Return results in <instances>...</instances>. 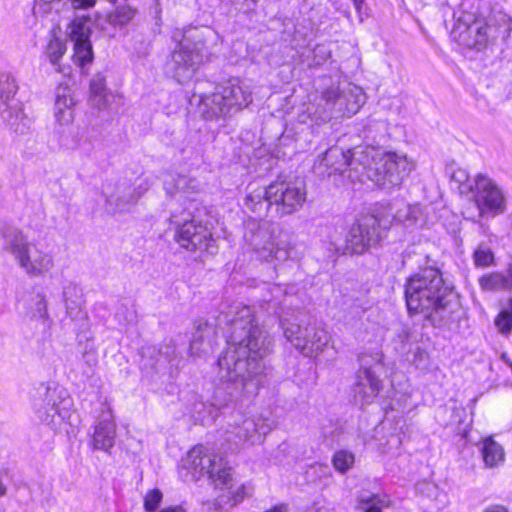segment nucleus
Segmentation results:
<instances>
[{
  "label": "nucleus",
  "mask_w": 512,
  "mask_h": 512,
  "mask_svg": "<svg viewBox=\"0 0 512 512\" xmlns=\"http://www.w3.org/2000/svg\"><path fill=\"white\" fill-rule=\"evenodd\" d=\"M1 253L12 256L15 263L29 276L40 277L54 268L53 255L40 249L29 236L16 226L0 230Z\"/></svg>",
  "instance_id": "3"
},
{
  "label": "nucleus",
  "mask_w": 512,
  "mask_h": 512,
  "mask_svg": "<svg viewBox=\"0 0 512 512\" xmlns=\"http://www.w3.org/2000/svg\"><path fill=\"white\" fill-rule=\"evenodd\" d=\"M500 358H501V360H502L505 364H507V365L511 368V370H512V361H511V360H510V358L508 357L507 353H502Z\"/></svg>",
  "instance_id": "53"
},
{
  "label": "nucleus",
  "mask_w": 512,
  "mask_h": 512,
  "mask_svg": "<svg viewBox=\"0 0 512 512\" xmlns=\"http://www.w3.org/2000/svg\"><path fill=\"white\" fill-rule=\"evenodd\" d=\"M215 327L207 321L198 320L194 324V332L190 342V352L192 355L208 353L215 342Z\"/></svg>",
  "instance_id": "24"
},
{
  "label": "nucleus",
  "mask_w": 512,
  "mask_h": 512,
  "mask_svg": "<svg viewBox=\"0 0 512 512\" xmlns=\"http://www.w3.org/2000/svg\"><path fill=\"white\" fill-rule=\"evenodd\" d=\"M116 439V424L109 407L103 410L99 420L94 426L91 445L94 450L109 452Z\"/></svg>",
  "instance_id": "22"
},
{
  "label": "nucleus",
  "mask_w": 512,
  "mask_h": 512,
  "mask_svg": "<svg viewBox=\"0 0 512 512\" xmlns=\"http://www.w3.org/2000/svg\"><path fill=\"white\" fill-rule=\"evenodd\" d=\"M170 223L175 228V240L189 251H204L214 254L217 251L215 240L210 230L201 222H197L189 207L171 206Z\"/></svg>",
  "instance_id": "9"
},
{
  "label": "nucleus",
  "mask_w": 512,
  "mask_h": 512,
  "mask_svg": "<svg viewBox=\"0 0 512 512\" xmlns=\"http://www.w3.org/2000/svg\"><path fill=\"white\" fill-rule=\"evenodd\" d=\"M354 461V454L346 450L337 451L332 458L334 468L342 474L353 466Z\"/></svg>",
  "instance_id": "43"
},
{
  "label": "nucleus",
  "mask_w": 512,
  "mask_h": 512,
  "mask_svg": "<svg viewBox=\"0 0 512 512\" xmlns=\"http://www.w3.org/2000/svg\"><path fill=\"white\" fill-rule=\"evenodd\" d=\"M112 98L113 95L107 90L105 77L100 73L96 74L90 82L91 105L98 110H104L108 108Z\"/></svg>",
  "instance_id": "28"
},
{
  "label": "nucleus",
  "mask_w": 512,
  "mask_h": 512,
  "mask_svg": "<svg viewBox=\"0 0 512 512\" xmlns=\"http://www.w3.org/2000/svg\"><path fill=\"white\" fill-rule=\"evenodd\" d=\"M265 512H287V507L284 505H278Z\"/></svg>",
  "instance_id": "52"
},
{
  "label": "nucleus",
  "mask_w": 512,
  "mask_h": 512,
  "mask_svg": "<svg viewBox=\"0 0 512 512\" xmlns=\"http://www.w3.org/2000/svg\"><path fill=\"white\" fill-rule=\"evenodd\" d=\"M494 325L503 336H509L512 333V298L508 300V305L497 314Z\"/></svg>",
  "instance_id": "38"
},
{
  "label": "nucleus",
  "mask_w": 512,
  "mask_h": 512,
  "mask_svg": "<svg viewBox=\"0 0 512 512\" xmlns=\"http://www.w3.org/2000/svg\"><path fill=\"white\" fill-rule=\"evenodd\" d=\"M305 119H306V116H305V115H299V120H300L301 122H305V121H306Z\"/></svg>",
  "instance_id": "56"
},
{
  "label": "nucleus",
  "mask_w": 512,
  "mask_h": 512,
  "mask_svg": "<svg viewBox=\"0 0 512 512\" xmlns=\"http://www.w3.org/2000/svg\"><path fill=\"white\" fill-rule=\"evenodd\" d=\"M162 498L163 494L159 489L149 490L144 497V509L147 512H154L161 503Z\"/></svg>",
  "instance_id": "45"
},
{
  "label": "nucleus",
  "mask_w": 512,
  "mask_h": 512,
  "mask_svg": "<svg viewBox=\"0 0 512 512\" xmlns=\"http://www.w3.org/2000/svg\"><path fill=\"white\" fill-rule=\"evenodd\" d=\"M225 329L227 346L217 361L219 384L212 405L224 408L254 396L263 384L262 359L271 353L272 340L257 323L251 307L233 303L216 318Z\"/></svg>",
  "instance_id": "1"
},
{
  "label": "nucleus",
  "mask_w": 512,
  "mask_h": 512,
  "mask_svg": "<svg viewBox=\"0 0 512 512\" xmlns=\"http://www.w3.org/2000/svg\"><path fill=\"white\" fill-rule=\"evenodd\" d=\"M367 147L358 146L345 151L339 146H332L314 163V171L320 176H330L342 172L347 166L359 164L366 168L370 165V155Z\"/></svg>",
  "instance_id": "14"
},
{
  "label": "nucleus",
  "mask_w": 512,
  "mask_h": 512,
  "mask_svg": "<svg viewBox=\"0 0 512 512\" xmlns=\"http://www.w3.org/2000/svg\"><path fill=\"white\" fill-rule=\"evenodd\" d=\"M18 85L15 78L10 74L0 75V116L4 122L14 130H18L19 122L22 120V108L20 101L16 98Z\"/></svg>",
  "instance_id": "20"
},
{
  "label": "nucleus",
  "mask_w": 512,
  "mask_h": 512,
  "mask_svg": "<svg viewBox=\"0 0 512 512\" xmlns=\"http://www.w3.org/2000/svg\"><path fill=\"white\" fill-rule=\"evenodd\" d=\"M233 479L231 480L229 487H225L228 489L227 492L219 495L215 500L208 501L206 503L207 508L211 512H229V510L235 506L232 504V496H231V488H232ZM217 488H224V486H216Z\"/></svg>",
  "instance_id": "40"
},
{
  "label": "nucleus",
  "mask_w": 512,
  "mask_h": 512,
  "mask_svg": "<svg viewBox=\"0 0 512 512\" xmlns=\"http://www.w3.org/2000/svg\"><path fill=\"white\" fill-rule=\"evenodd\" d=\"M31 318L40 320L44 325L49 321L47 301L44 295L37 294L33 298V306L30 309Z\"/></svg>",
  "instance_id": "41"
},
{
  "label": "nucleus",
  "mask_w": 512,
  "mask_h": 512,
  "mask_svg": "<svg viewBox=\"0 0 512 512\" xmlns=\"http://www.w3.org/2000/svg\"><path fill=\"white\" fill-rule=\"evenodd\" d=\"M75 105L71 90L66 86L57 87L54 116L59 125H69L74 121Z\"/></svg>",
  "instance_id": "25"
},
{
  "label": "nucleus",
  "mask_w": 512,
  "mask_h": 512,
  "mask_svg": "<svg viewBox=\"0 0 512 512\" xmlns=\"http://www.w3.org/2000/svg\"><path fill=\"white\" fill-rule=\"evenodd\" d=\"M313 54L315 64L319 65L322 61L328 58L330 51L325 45L319 44L313 49Z\"/></svg>",
  "instance_id": "47"
},
{
  "label": "nucleus",
  "mask_w": 512,
  "mask_h": 512,
  "mask_svg": "<svg viewBox=\"0 0 512 512\" xmlns=\"http://www.w3.org/2000/svg\"><path fill=\"white\" fill-rule=\"evenodd\" d=\"M149 188L148 179H142L136 185L127 178L107 181L102 187L104 209L110 215L129 213Z\"/></svg>",
  "instance_id": "10"
},
{
  "label": "nucleus",
  "mask_w": 512,
  "mask_h": 512,
  "mask_svg": "<svg viewBox=\"0 0 512 512\" xmlns=\"http://www.w3.org/2000/svg\"><path fill=\"white\" fill-rule=\"evenodd\" d=\"M372 214H365L358 217L351 226L344 243L338 244L334 241L331 244L334 250L342 255L363 254L367 249L364 238L360 237V231L372 227Z\"/></svg>",
  "instance_id": "21"
},
{
  "label": "nucleus",
  "mask_w": 512,
  "mask_h": 512,
  "mask_svg": "<svg viewBox=\"0 0 512 512\" xmlns=\"http://www.w3.org/2000/svg\"><path fill=\"white\" fill-rule=\"evenodd\" d=\"M232 496V504L237 505L240 503L245 497V486H239L235 491H231Z\"/></svg>",
  "instance_id": "49"
},
{
  "label": "nucleus",
  "mask_w": 512,
  "mask_h": 512,
  "mask_svg": "<svg viewBox=\"0 0 512 512\" xmlns=\"http://www.w3.org/2000/svg\"><path fill=\"white\" fill-rule=\"evenodd\" d=\"M250 87L237 78L215 88L211 94L199 96L198 110L206 120L226 119L252 103Z\"/></svg>",
  "instance_id": "5"
},
{
  "label": "nucleus",
  "mask_w": 512,
  "mask_h": 512,
  "mask_svg": "<svg viewBox=\"0 0 512 512\" xmlns=\"http://www.w3.org/2000/svg\"><path fill=\"white\" fill-rule=\"evenodd\" d=\"M372 227L360 231V237L364 238L367 249L380 242L383 232L387 229V221H382L379 216L372 214Z\"/></svg>",
  "instance_id": "33"
},
{
  "label": "nucleus",
  "mask_w": 512,
  "mask_h": 512,
  "mask_svg": "<svg viewBox=\"0 0 512 512\" xmlns=\"http://www.w3.org/2000/svg\"><path fill=\"white\" fill-rule=\"evenodd\" d=\"M368 176L381 188L390 189L402 183L410 172L414 169V163L405 155L396 153H387L379 161L366 166Z\"/></svg>",
  "instance_id": "13"
},
{
  "label": "nucleus",
  "mask_w": 512,
  "mask_h": 512,
  "mask_svg": "<svg viewBox=\"0 0 512 512\" xmlns=\"http://www.w3.org/2000/svg\"><path fill=\"white\" fill-rule=\"evenodd\" d=\"M474 191V200L479 217L489 213L493 216L502 214L506 209V198L502 188L485 174H477L474 186H469Z\"/></svg>",
  "instance_id": "16"
},
{
  "label": "nucleus",
  "mask_w": 512,
  "mask_h": 512,
  "mask_svg": "<svg viewBox=\"0 0 512 512\" xmlns=\"http://www.w3.org/2000/svg\"><path fill=\"white\" fill-rule=\"evenodd\" d=\"M481 452L487 467H496L504 461V449L492 437H487L482 441Z\"/></svg>",
  "instance_id": "29"
},
{
  "label": "nucleus",
  "mask_w": 512,
  "mask_h": 512,
  "mask_svg": "<svg viewBox=\"0 0 512 512\" xmlns=\"http://www.w3.org/2000/svg\"><path fill=\"white\" fill-rule=\"evenodd\" d=\"M198 182L185 175L170 174L164 181V189L171 198L175 199V203L171 201L170 207H178L177 203L185 202L186 200L191 203L193 200L191 195L198 191Z\"/></svg>",
  "instance_id": "23"
},
{
  "label": "nucleus",
  "mask_w": 512,
  "mask_h": 512,
  "mask_svg": "<svg viewBox=\"0 0 512 512\" xmlns=\"http://www.w3.org/2000/svg\"><path fill=\"white\" fill-rule=\"evenodd\" d=\"M489 27L474 14L463 12L457 17L451 30V37L469 49L482 50L489 41Z\"/></svg>",
  "instance_id": "17"
},
{
  "label": "nucleus",
  "mask_w": 512,
  "mask_h": 512,
  "mask_svg": "<svg viewBox=\"0 0 512 512\" xmlns=\"http://www.w3.org/2000/svg\"><path fill=\"white\" fill-rule=\"evenodd\" d=\"M243 238L245 244L262 261L276 264L290 258V243L280 234H275L272 225L266 221L249 220Z\"/></svg>",
  "instance_id": "7"
},
{
  "label": "nucleus",
  "mask_w": 512,
  "mask_h": 512,
  "mask_svg": "<svg viewBox=\"0 0 512 512\" xmlns=\"http://www.w3.org/2000/svg\"><path fill=\"white\" fill-rule=\"evenodd\" d=\"M405 301L410 315L420 314L434 327L448 326L459 312L460 302L438 268L425 267L407 278Z\"/></svg>",
  "instance_id": "2"
},
{
  "label": "nucleus",
  "mask_w": 512,
  "mask_h": 512,
  "mask_svg": "<svg viewBox=\"0 0 512 512\" xmlns=\"http://www.w3.org/2000/svg\"><path fill=\"white\" fill-rule=\"evenodd\" d=\"M468 178H469V176H468L467 172L463 169H457L451 175V179L453 181L459 183L460 185L465 183L468 180Z\"/></svg>",
  "instance_id": "48"
},
{
  "label": "nucleus",
  "mask_w": 512,
  "mask_h": 512,
  "mask_svg": "<svg viewBox=\"0 0 512 512\" xmlns=\"http://www.w3.org/2000/svg\"><path fill=\"white\" fill-rule=\"evenodd\" d=\"M473 261L477 267H489L494 265V253L484 244L478 245L473 253Z\"/></svg>",
  "instance_id": "44"
},
{
  "label": "nucleus",
  "mask_w": 512,
  "mask_h": 512,
  "mask_svg": "<svg viewBox=\"0 0 512 512\" xmlns=\"http://www.w3.org/2000/svg\"><path fill=\"white\" fill-rule=\"evenodd\" d=\"M6 493H7V486L4 484V482L0 478V498L5 496Z\"/></svg>",
  "instance_id": "54"
},
{
  "label": "nucleus",
  "mask_w": 512,
  "mask_h": 512,
  "mask_svg": "<svg viewBox=\"0 0 512 512\" xmlns=\"http://www.w3.org/2000/svg\"><path fill=\"white\" fill-rule=\"evenodd\" d=\"M180 474L186 481H197L207 475L215 486L229 487L232 468L216 455H208L202 445L193 447L182 459Z\"/></svg>",
  "instance_id": "8"
},
{
  "label": "nucleus",
  "mask_w": 512,
  "mask_h": 512,
  "mask_svg": "<svg viewBox=\"0 0 512 512\" xmlns=\"http://www.w3.org/2000/svg\"><path fill=\"white\" fill-rule=\"evenodd\" d=\"M484 512H508L507 508L502 505H491Z\"/></svg>",
  "instance_id": "50"
},
{
  "label": "nucleus",
  "mask_w": 512,
  "mask_h": 512,
  "mask_svg": "<svg viewBox=\"0 0 512 512\" xmlns=\"http://www.w3.org/2000/svg\"><path fill=\"white\" fill-rule=\"evenodd\" d=\"M269 199L274 215H291L302 208L306 201L305 185L302 181H279L270 184Z\"/></svg>",
  "instance_id": "15"
},
{
  "label": "nucleus",
  "mask_w": 512,
  "mask_h": 512,
  "mask_svg": "<svg viewBox=\"0 0 512 512\" xmlns=\"http://www.w3.org/2000/svg\"><path fill=\"white\" fill-rule=\"evenodd\" d=\"M283 329L286 339L305 356L322 352L330 341L327 331L316 326L301 327L298 324L289 323Z\"/></svg>",
  "instance_id": "19"
},
{
  "label": "nucleus",
  "mask_w": 512,
  "mask_h": 512,
  "mask_svg": "<svg viewBox=\"0 0 512 512\" xmlns=\"http://www.w3.org/2000/svg\"><path fill=\"white\" fill-rule=\"evenodd\" d=\"M357 500L360 505H363L364 512H382V508L390 505V499L385 494L361 493Z\"/></svg>",
  "instance_id": "34"
},
{
  "label": "nucleus",
  "mask_w": 512,
  "mask_h": 512,
  "mask_svg": "<svg viewBox=\"0 0 512 512\" xmlns=\"http://www.w3.org/2000/svg\"><path fill=\"white\" fill-rule=\"evenodd\" d=\"M175 356V346L170 341L169 343L162 344L159 348L155 346H146L142 348L143 360L148 359V362H144L143 365H150L156 372L160 370V367L165 366Z\"/></svg>",
  "instance_id": "27"
},
{
  "label": "nucleus",
  "mask_w": 512,
  "mask_h": 512,
  "mask_svg": "<svg viewBox=\"0 0 512 512\" xmlns=\"http://www.w3.org/2000/svg\"><path fill=\"white\" fill-rule=\"evenodd\" d=\"M269 192L270 185L249 192L244 200L245 207L258 217L267 216L269 213L274 214Z\"/></svg>",
  "instance_id": "26"
},
{
  "label": "nucleus",
  "mask_w": 512,
  "mask_h": 512,
  "mask_svg": "<svg viewBox=\"0 0 512 512\" xmlns=\"http://www.w3.org/2000/svg\"><path fill=\"white\" fill-rule=\"evenodd\" d=\"M137 14V9L131 5H122L116 7L114 11L108 14V23L113 26L122 27L127 25Z\"/></svg>",
  "instance_id": "37"
},
{
  "label": "nucleus",
  "mask_w": 512,
  "mask_h": 512,
  "mask_svg": "<svg viewBox=\"0 0 512 512\" xmlns=\"http://www.w3.org/2000/svg\"><path fill=\"white\" fill-rule=\"evenodd\" d=\"M372 227L360 231V237L364 238L367 249L380 242L383 232L387 229V221H382L379 216L372 214Z\"/></svg>",
  "instance_id": "32"
},
{
  "label": "nucleus",
  "mask_w": 512,
  "mask_h": 512,
  "mask_svg": "<svg viewBox=\"0 0 512 512\" xmlns=\"http://www.w3.org/2000/svg\"><path fill=\"white\" fill-rule=\"evenodd\" d=\"M68 34L72 41L89 40L90 35V17H75L68 27Z\"/></svg>",
  "instance_id": "36"
},
{
  "label": "nucleus",
  "mask_w": 512,
  "mask_h": 512,
  "mask_svg": "<svg viewBox=\"0 0 512 512\" xmlns=\"http://www.w3.org/2000/svg\"><path fill=\"white\" fill-rule=\"evenodd\" d=\"M65 51V43L61 39L53 37L49 40L46 46L45 54L48 57L51 64L56 66L61 57L64 55Z\"/></svg>",
  "instance_id": "42"
},
{
  "label": "nucleus",
  "mask_w": 512,
  "mask_h": 512,
  "mask_svg": "<svg viewBox=\"0 0 512 512\" xmlns=\"http://www.w3.org/2000/svg\"><path fill=\"white\" fill-rule=\"evenodd\" d=\"M323 100L330 106L331 112L323 120L327 121L335 114L351 117L365 103V94L361 87L347 84L344 88H329L323 92Z\"/></svg>",
  "instance_id": "18"
},
{
  "label": "nucleus",
  "mask_w": 512,
  "mask_h": 512,
  "mask_svg": "<svg viewBox=\"0 0 512 512\" xmlns=\"http://www.w3.org/2000/svg\"><path fill=\"white\" fill-rule=\"evenodd\" d=\"M34 409L39 419L52 429L58 428L70 417L72 400L64 389L41 384Z\"/></svg>",
  "instance_id": "12"
},
{
  "label": "nucleus",
  "mask_w": 512,
  "mask_h": 512,
  "mask_svg": "<svg viewBox=\"0 0 512 512\" xmlns=\"http://www.w3.org/2000/svg\"><path fill=\"white\" fill-rule=\"evenodd\" d=\"M81 134L79 131H71L69 134H62L59 138V143L62 147L74 150L81 144Z\"/></svg>",
  "instance_id": "46"
},
{
  "label": "nucleus",
  "mask_w": 512,
  "mask_h": 512,
  "mask_svg": "<svg viewBox=\"0 0 512 512\" xmlns=\"http://www.w3.org/2000/svg\"><path fill=\"white\" fill-rule=\"evenodd\" d=\"M479 285L484 291L510 290L512 281L501 272H492L479 279Z\"/></svg>",
  "instance_id": "31"
},
{
  "label": "nucleus",
  "mask_w": 512,
  "mask_h": 512,
  "mask_svg": "<svg viewBox=\"0 0 512 512\" xmlns=\"http://www.w3.org/2000/svg\"><path fill=\"white\" fill-rule=\"evenodd\" d=\"M420 211L416 206L404 205L394 214L382 216V221H387V228L393 223H403L406 227L415 225L419 219Z\"/></svg>",
  "instance_id": "30"
},
{
  "label": "nucleus",
  "mask_w": 512,
  "mask_h": 512,
  "mask_svg": "<svg viewBox=\"0 0 512 512\" xmlns=\"http://www.w3.org/2000/svg\"><path fill=\"white\" fill-rule=\"evenodd\" d=\"M359 369L353 385L356 402L364 406L371 404L382 390L379 375L383 372V354L381 352L362 353L358 357Z\"/></svg>",
  "instance_id": "11"
},
{
  "label": "nucleus",
  "mask_w": 512,
  "mask_h": 512,
  "mask_svg": "<svg viewBox=\"0 0 512 512\" xmlns=\"http://www.w3.org/2000/svg\"><path fill=\"white\" fill-rule=\"evenodd\" d=\"M74 42V62L83 67L92 62L93 51L90 40L73 41Z\"/></svg>",
  "instance_id": "39"
},
{
  "label": "nucleus",
  "mask_w": 512,
  "mask_h": 512,
  "mask_svg": "<svg viewBox=\"0 0 512 512\" xmlns=\"http://www.w3.org/2000/svg\"><path fill=\"white\" fill-rule=\"evenodd\" d=\"M272 430V422L261 414L234 411L222 434L225 452L235 453L246 445L261 443Z\"/></svg>",
  "instance_id": "6"
},
{
  "label": "nucleus",
  "mask_w": 512,
  "mask_h": 512,
  "mask_svg": "<svg viewBox=\"0 0 512 512\" xmlns=\"http://www.w3.org/2000/svg\"><path fill=\"white\" fill-rule=\"evenodd\" d=\"M353 3H354V6H355V9L357 10V12H361V9H362V4L364 3V0H353Z\"/></svg>",
  "instance_id": "55"
},
{
  "label": "nucleus",
  "mask_w": 512,
  "mask_h": 512,
  "mask_svg": "<svg viewBox=\"0 0 512 512\" xmlns=\"http://www.w3.org/2000/svg\"><path fill=\"white\" fill-rule=\"evenodd\" d=\"M215 38V32L207 26L189 27L183 31L167 62L168 70L178 82L193 77L207 55V42Z\"/></svg>",
  "instance_id": "4"
},
{
  "label": "nucleus",
  "mask_w": 512,
  "mask_h": 512,
  "mask_svg": "<svg viewBox=\"0 0 512 512\" xmlns=\"http://www.w3.org/2000/svg\"><path fill=\"white\" fill-rule=\"evenodd\" d=\"M63 301L66 308V313L72 316L75 310H79L82 305V290L74 284L69 283L63 289Z\"/></svg>",
  "instance_id": "35"
},
{
  "label": "nucleus",
  "mask_w": 512,
  "mask_h": 512,
  "mask_svg": "<svg viewBox=\"0 0 512 512\" xmlns=\"http://www.w3.org/2000/svg\"><path fill=\"white\" fill-rule=\"evenodd\" d=\"M159 512H186V511L181 506H171V507L164 508Z\"/></svg>",
  "instance_id": "51"
}]
</instances>
